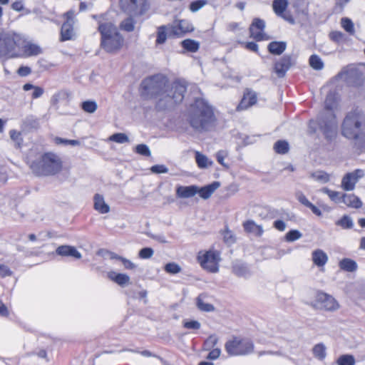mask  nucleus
Wrapping results in <instances>:
<instances>
[{"mask_svg":"<svg viewBox=\"0 0 365 365\" xmlns=\"http://www.w3.org/2000/svg\"><path fill=\"white\" fill-rule=\"evenodd\" d=\"M23 126L27 130H37L40 127V119L35 115H27L23 120Z\"/></svg>","mask_w":365,"mask_h":365,"instance_id":"nucleus-28","label":"nucleus"},{"mask_svg":"<svg viewBox=\"0 0 365 365\" xmlns=\"http://www.w3.org/2000/svg\"><path fill=\"white\" fill-rule=\"evenodd\" d=\"M264 28L265 22L264 20L259 18L254 19L249 29L251 37L257 41L264 40L265 36L264 34Z\"/></svg>","mask_w":365,"mask_h":365,"instance_id":"nucleus-14","label":"nucleus"},{"mask_svg":"<svg viewBox=\"0 0 365 365\" xmlns=\"http://www.w3.org/2000/svg\"><path fill=\"white\" fill-rule=\"evenodd\" d=\"M220 186V182L214 181L210 184L201 187L200 188L198 187V192L197 194H199L200 197L202 199L207 200Z\"/></svg>","mask_w":365,"mask_h":365,"instance_id":"nucleus-21","label":"nucleus"},{"mask_svg":"<svg viewBox=\"0 0 365 365\" xmlns=\"http://www.w3.org/2000/svg\"><path fill=\"white\" fill-rule=\"evenodd\" d=\"M318 129L320 130L319 124V115L317 116V120L311 119L308 124V130L310 134H314Z\"/></svg>","mask_w":365,"mask_h":365,"instance_id":"nucleus-54","label":"nucleus"},{"mask_svg":"<svg viewBox=\"0 0 365 365\" xmlns=\"http://www.w3.org/2000/svg\"><path fill=\"white\" fill-rule=\"evenodd\" d=\"M313 178L318 181L327 182L329 180V175L324 171H317L312 174Z\"/></svg>","mask_w":365,"mask_h":365,"instance_id":"nucleus-53","label":"nucleus"},{"mask_svg":"<svg viewBox=\"0 0 365 365\" xmlns=\"http://www.w3.org/2000/svg\"><path fill=\"white\" fill-rule=\"evenodd\" d=\"M296 197H297V200L301 204L306 206L307 207L311 203V202H309V200L307 198V197L302 192H297L296 193Z\"/></svg>","mask_w":365,"mask_h":365,"instance_id":"nucleus-63","label":"nucleus"},{"mask_svg":"<svg viewBox=\"0 0 365 365\" xmlns=\"http://www.w3.org/2000/svg\"><path fill=\"white\" fill-rule=\"evenodd\" d=\"M317 300L327 311L333 312L339 307V304L335 298L324 292H319L317 294Z\"/></svg>","mask_w":365,"mask_h":365,"instance_id":"nucleus-15","label":"nucleus"},{"mask_svg":"<svg viewBox=\"0 0 365 365\" xmlns=\"http://www.w3.org/2000/svg\"><path fill=\"white\" fill-rule=\"evenodd\" d=\"M341 202H344L348 207L354 208H360L362 206V202L359 197L354 194H342Z\"/></svg>","mask_w":365,"mask_h":365,"instance_id":"nucleus-25","label":"nucleus"},{"mask_svg":"<svg viewBox=\"0 0 365 365\" xmlns=\"http://www.w3.org/2000/svg\"><path fill=\"white\" fill-rule=\"evenodd\" d=\"M225 349L230 356H246L254 351V344L250 339L235 336L226 341Z\"/></svg>","mask_w":365,"mask_h":365,"instance_id":"nucleus-7","label":"nucleus"},{"mask_svg":"<svg viewBox=\"0 0 365 365\" xmlns=\"http://www.w3.org/2000/svg\"><path fill=\"white\" fill-rule=\"evenodd\" d=\"M106 14L91 16L98 23L97 31L101 35V48L108 53H115L122 48L124 38L112 21H106Z\"/></svg>","mask_w":365,"mask_h":365,"instance_id":"nucleus-2","label":"nucleus"},{"mask_svg":"<svg viewBox=\"0 0 365 365\" xmlns=\"http://www.w3.org/2000/svg\"><path fill=\"white\" fill-rule=\"evenodd\" d=\"M207 4V0H195L190 4L189 9L192 12H196Z\"/></svg>","mask_w":365,"mask_h":365,"instance_id":"nucleus-50","label":"nucleus"},{"mask_svg":"<svg viewBox=\"0 0 365 365\" xmlns=\"http://www.w3.org/2000/svg\"><path fill=\"white\" fill-rule=\"evenodd\" d=\"M16 41L14 35L0 30V58L6 56H14Z\"/></svg>","mask_w":365,"mask_h":365,"instance_id":"nucleus-10","label":"nucleus"},{"mask_svg":"<svg viewBox=\"0 0 365 365\" xmlns=\"http://www.w3.org/2000/svg\"><path fill=\"white\" fill-rule=\"evenodd\" d=\"M54 142H55V143H56L58 145L63 144L66 145H70L72 146H77L81 144L80 141L78 140H68V139H65V138H62L60 137L55 138Z\"/></svg>","mask_w":365,"mask_h":365,"instance_id":"nucleus-51","label":"nucleus"},{"mask_svg":"<svg viewBox=\"0 0 365 365\" xmlns=\"http://www.w3.org/2000/svg\"><path fill=\"white\" fill-rule=\"evenodd\" d=\"M154 251L151 247H143L138 253V256L141 259H150L153 255Z\"/></svg>","mask_w":365,"mask_h":365,"instance_id":"nucleus-55","label":"nucleus"},{"mask_svg":"<svg viewBox=\"0 0 365 365\" xmlns=\"http://www.w3.org/2000/svg\"><path fill=\"white\" fill-rule=\"evenodd\" d=\"M341 134L354 140V146L360 151L365 150V115L357 110L345 116L341 125Z\"/></svg>","mask_w":365,"mask_h":365,"instance_id":"nucleus-3","label":"nucleus"},{"mask_svg":"<svg viewBox=\"0 0 365 365\" xmlns=\"http://www.w3.org/2000/svg\"><path fill=\"white\" fill-rule=\"evenodd\" d=\"M181 22H184L185 24L181 26L182 29L180 30V32L177 36L178 37L194 30L193 26L186 20H180L177 25H173V27H180Z\"/></svg>","mask_w":365,"mask_h":365,"instance_id":"nucleus-44","label":"nucleus"},{"mask_svg":"<svg viewBox=\"0 0 365 365\" xmlns=\"http://www.w3.org/2000/svg\"><path fill=\"white\" fill-rule=\"evenodd\" d=\"M82 110L88 113H93L98 108V105L95 101L88 100L81 103Z\"/></svg>","mask_w":365,"mask_h":365,"instance_id":"nucleus-41","label":"nucleus"},{"mask_svg":"<svg viewBox=\"0 0 365 365\" xmlns=\"http://www.w3.org/2000/svg\"><path fill=\"white\" fill-rule=\"evenodd\" d=\"M312 261L317 267H323L328 261V256L322 250L317 249L312 252Z\"/></svg>","mask_w":365,"mask_h":365,"instance_id":"nucleus-26","label":"nucleus"},{"mask_svg":"<svg viewBox=\"0 0 365 365\" xmlns=\"http://www.w3.org/2000/svg\"><path fill=\"white\" fill-rule=\"evenodd\" d=\"M123 12L131 16H141L148 9V0H119Z\"/></svg>","mask_w":365,"mask_h":365,"instance_id":"nucleus-8","label":"nucleus"},{"mask_svg":"<svg viewBox=\"0 0 365 365\" xmlns=\"http://www.w3.org/2000/svg\"><path fill=\"white\" fill-rule=\"evenodd\" d=\"M218 338L216 335L212 334L205 341L204 346L206 349H211L217 344Z\"/></svg>","mask_w":365,"mask_h":365,"instance_id":"nucleus-52","label":"nucleus"},{"mask_svg":"<svg viewBox=\"0 0 365 365\" xmlns=\"http://www.w3.org/2000/svg\"><path fill=\"white\" fill-rule=\"evenodd\" d=\"M195 160L197 166L201 169L207 168L209 165L212 164V162L209 161L206 155L200 153L198 151L195 153Z\"/></svg>","mask_w":365,"mask_h":365,"instance_id":"nucleus-36","label":"nucleus"},{"mask_svg":"<svg viewBox=\"0 0 365 365\" xmlns=\"http://www.w3.org/2000/svg\"><path fill=\"white\" fill-rule=\"evenodd\" d=\"M309 63L310 66L317 71L322 70L324 66L322 58L317 54H313L309 57Z\"/></svg>","mask_w":365,"mask_h":365,"instance_id":"nucleus-37","label":"nucleus"},{"mask_svg":"<svg viewBox=\"0 0 365 365\" xmlns=\"http://www.w3.org/2000/svg\"><path fill=\"white\" fill-rule=\"evenodd\" d=\"M326 349V346L323 343L315 344L312 349L314 356L319 361H323L327 356Z\"/></svg>","mask_w":365,"mask_h":365,"instance_id":"nucleus-31","label":"nucleus"},{"mask_svg":"<svg viewBox=\"0 0 365 365\" xmlns=\"http://www.w3.org/2000/svg\"><path fill=\"white\" fill-rule=\"evenodd\" d=\"M287 48L285 41H272L267 46L268 51L273 55H281Z\"/></svg>","mask_w":365,"mask_h":365,"instance_id":"nucleus-27","label":"nucleus"},{"mask_svg":"<svg viewBox=\"0 0 365 365\" xmlns=\"http://www.w3.org/2000/svg\"><path fill=\"white\" fill-rule=\"evenodd\" d=\"M181 46L185 50L192 53L197 51L200 48V43L190 38L183 40L181 42Z\"/></svg>","mask_w":365,"mask_h":365,"instance_id":"nucleus-33","label":"nucleus"},{"mask_svg":"<svg viewBox=\"0 0 365 365\" xmlns=\"http://www.w3.org/2000/svg\"><path fill=\"white\" fill-rule=\"evenodd\" d=\"M288 6L287 0H274L272 3L273 10L278 16L282 15Z\"/></svg>","mask_w":365,"mask_h":365,"instance_id":"nucleus-34","label":"nucleus"},{"mask_svg":"<svg viewBox=\"0 0 365 365\" xmlns=\"http://www.w3.org/2000/svg\"><path fill=\"white\" fill-rule=\"evenodd\" d=\"M184 22H181L180 27H173V25H163L158 28L156 44H163L167 37H175L182 29Z\"/></svg>","mask_w":365,"mask_h":365,"instance_id":"nucleus-11","label":"nucleus"},{"mask_svg":"<svg viewBox=\"0 0 365 365\" xmlns=\"http://www.w3.org/2000/svg\"><path fill=\"white\" fill-rule=\"evenodd\" d=\"M198 192V187L192 185L189 186H178L176 189V195L178 197L189 198L195 196Z\"/></svg>","mask_w":365,"mask_h":365,"instance_id":"nucleus-20","label":"nucleus"},{"mask_svg":"<svg viewBox=\"0 0 365 365\" xmlns=\"http://www.w3.org/2000/svg\"><path fill=\"white\" fill-rule=\"evenodd\" d=\"M364 175V172L361 169H356L353 172L347 173L341 180V187L346 191L353 190L356 182Z\"/></svg>","mask_w":365,"mask_h":365,"instance_id":"nucleus-13","label":"nucleus"},{"mask_svg":"<svg viewBox=\"0 0 365 365\" xmlns=\"http://www.w3.org/2000/svg\"><path fill=\"white\" fill-rule=\"evenodd\" d=\"M257 96L256 92L247 89L244 93L243 98L237 107V110H242L249 108L257 103Z\"/></svg>","mask_w":365,"mask_h":365,"instance_id":"nucleus-17","label":"nucleus"},{"mask_svg":"<svg viewBox=\"0 0 365 365\" xmlns=\"http://www.w3.org/2000/svg\"><path fill=\"white\" fill-rule=\"evenodd\" d=\"M223 239L225 243L227 244H234L235 242V237L233 235L232 232L227 229L223 232Z\"/></svg>","mask_w":365,"mask_h":365,"instance_id":"nucleus-57","label":"nucleus"},{"mask_svg":"<svg viewBox=\"0 0 365 365\" xmlns=\"http://www.w3.org/2000/svg\"><path fill=\"white\" fill-rule=\"evenodd\" d=\"M201 324L197 320H190L183 322V327L187 329L197 330L200 328Z\"/></svg>","mask_w":365,"mask_h":365,"instance_id":"nucleus-56","label":"nucleus"},{"mask_svg":"<svg viewBox=\"0 0 365 365\" xmlns=\"http://www.w3.org/2000/svg\"><path fill=\"white\" fill-rule=\"evenodd\" d=\"M93 207L101 214H106L110 211L109 205L106 203L104 197L100 194H95L93 197Z\"/></svg>","mask_w":365,"mask_h":365,"instance_id":"nucleus-23","label":"nucleus"},{"mask_svg":"<svg viewBox=\"0 0 365 365\" xmlns=\"http://www.w3.org/2000/svg\"><path fill=\"white\" fill-rule=\"evenodd\" d=\"M63 167L60 157L54 153H43L39 159L34 160L30 168L36 175L50 176L58 173Z\"/></svg>","mask_w":365,"mask_h":365,"instance_id":"nucleus-6","label":"nucleus"},{"mask_svg":"<svg viewBox=\"0 0 365 365\" xmlns=\"http://www.w3.org/2000/svg\"><path fill=\"white\" fill-rule=\"evenodd\" d=\"M292 66V57L284 55L274 63V70L279 78L285 76Z\"/></svg>","mask_w":365,"mask_h":365,"instance_id":"nucleus-16","label":"nucleus"},{"mask_svg":"<svg viewBox=\"0 0 365 365\" xmlns=\"http://www.w3.org/2000/svg\"><path fill=\"white\" fill-rule=\"evenodd\" d=\"M133 17L134 16H129L123 20L119 24V29L126 32L133 31L136 24Z\"/></svg>","mask_w":365,"mask_h":365,"instance_id":"nucleus-30","label":"nucleus"},{"mask_svg":"<svg viewBox=\"0 0 365 365\" xmlns=\"http://www.w3.org/2000/svg\"><path fill=\"white\" fill-rule=\"evenodd\" d=\"M232 272L240 277H249L251 272L247 264L242 262H235L232 266Z\"/></svg>","mask_w":365,"mask_h":365,"instance_id":"nucleus-24","label":"nucleus"},{"mask_svg":"<svg viewBox=\"0 0 365 365\" xmlns=\"http://www.w3.org/2000/svg\"><path fill=\"white\" fill-rule=\"evenodd\" d=\"M197 261L204 269L211 273H216L219 270L220 256L216 251L208 250L202 255L199 254Z\"/></svg>","mask_w":365,"mask_h":365,"instance_id":"nucleus-9","label":"nucleus"},{"mask_svg":"<svg viewBox=\"0 0 365 365\" xmlns=\"http://www.w3.org/2000/svg\"><path fill=\"white\" fill-rule=\"evenodd\" d=\"M336 106L334 96L329 93L324 102L325 110L319 114L320 130L328 141H331L336 135V120L333 112Z\"/></svg>","mask_w":365,"mask_h":365,"instance_id":"nucleus-5","label":"nucleus"},{"mask_svg":"<svg viewBox=\"0 0 365 365\" xmlns=\"http://www.w3.org/2000/svg\"><path fill=\"white\" fill-rule=\"evenodd\" d=\"M329 38L336 43H340L344 39V34L341 31H331L329 34Z\"/></svg>","mask_w":365,"mask_h":365,"instance_id":"nucleus-59","label":"nucleus"},{"mask_svg":"<svg viewBox=\"0 0 365 365\" xmlns=\"http://www.w3.org/2000/svg\"><path fill=\"white\" fill-rule=\"evenodd\" d=\"M257 224L253 220H247L243 223L244 230L247 232H255Z\"/></svg>","mask_w":365,"mask_h":365,"instance_id":"nucleus-60","label":"nucleus"},{"mask_svg":"<svg viewBox=\"0 0 365 365\" xmlns=\"http://www.w3.org/2000/svg\"><path fill=\"white\" fill-rule=\"evenodd\" d=\"M109 140L121 144L129 142L128 136L123 133H114L110 136Z\"/></svg>","mask_w":365,"mask_h":365,"instance_id":"nucleus-46","label":"nucleus"},{"mask_svg":"<svg viewBox=\"0 0 365 365\" xmlns=\"http://www.w3.org/2000/svg\"><path fill=\"white\" fill-rule=\"evenodd\" d=\"M226 157V153L224 150H219L216 153L217 161L225 168H228L229 166L224 162L225 158Z\"/></svg>","mask_w":365,"mask_h":365,"instance_id":"nucleus-61","label":"nucleus"},{"mask_svg":"<svg viewBox=\"0 0 365 365\" xmlns=\"http://www.w3.org/2000/svg\"><path fill=\"white\" fill-rule=\"evenodd\" d=\"M56 253L62 257H71L75 259H81L82 255L77 249L71 245H61L56 250Z\"/></svg>","mask_w":365,"mask_h":365,"instance_id":"nucleus-19","label":"nucleus"},{"mask_svg":"<svg viewBox=\"0 0 365 365\" xmlns=\"http://www.w3.org/2000/svg\"><path fill=\"white\" fill-rule=\"evenodd\" d=\"M196 305L197 307L202 312H212L215 310V307L210 303H205L204 302L203 299H202V294H200L196 299Z\"/></svg>","mask_w":365,"mask_h":365,"instance_id":"nucleus-38","label":"nucleus"},{"mask_svg":"<svg viewBox=\"0 0 365 365\" xmlns=\"http://www.w3.org/2000/svg\"><path fill=\"white\" fill-rule=\"evenodd\" d=\"M187 91L185 82L175 80L170 86L168 79L162 74H155L143 79L140 83V95L145 98H156L155 109L158 111L173 108L181 103Z\"/></svg>","mask_w":365,"mask_h":365,"instance_id":"nucleus-1","label":"nucleus"},{"mask_svg":"<svg viewBox=\"0 0 365 365\" xmlns=\"http://www.w3.org/2000/svg\"><path fill=\"white\" fill-rule=\"evenodd\" d=\"M164 270L168 274H176L180 272L182 269L178 264L175 262H169L164 266Z\"/></svg>","mask_w":365,"mask_h":365,"instance_id":"nucleus-45","label":"nucleus"},{"mask_svg":"<svg viewBox=\"0 0 365 365\" xmlns=\"http://www.w3.org/2000/svg\"><path fill=\"white\" fill-rule=\"evenodd\" d=\"M24 51L28 56H36L41 53V48L34 43H28L24 46Z\"/></svg>","mask_w":365,"mask_h":365,"instance_id":"nucleus-40","label":"nucleus"},{"mask_svg":"<svg viewBox=\"0 0 365 365\" xmlns=\"http://www.w3.org/2000/svg\"><path fill=\"white\" fill-rule=\"evenodd\" d=\"M323 193L327 194L331 200L334 201L336 203L341 202V195L339 192L331 190L327 187H324L322 190Z\"/></svg>","mask_w":365,"mask_h":365,"instance_id":"nucleus-42","label":"nucleus"},{"mask_svg":"<svg viewBox=\"0 0 365 365\" xmlns=\"http://www.w3.org/2000/svg\"><path fill=\"white\" fill-rule=\"evenodd\" d=\"M339 266L341 270L349 272H355L358 268L356 262L354 260L349 258L342 259L339 262Z\"/></svg>","mask_w":365,"mask_h":365,"instance_id":"nucleus-29","label":"nucleus"},{"mask_svg":"<svg viewBox=\"0 0 365 365\" xmlns=\"http://www.w3.org/2000/svg\"><path fill=\"white\" fill-rule=\"evenodd\" d=\"M13 274V272L11 270V269L5 264H0V276L1 277H6L11 276Z\"/></svg>","mask_w":365,"mask_h":365,"instance_id":"nucleus-62","label":"nucleus"},{"mask_svg":"<svg viewBox=\"0 0 365 365\" xmlns=\"http://www.w3.org/2000/svg\"><path fill=\"white\" fill-rule=\"evenodd\" d=\"M335 225L345 230L351 229L354 227L351 217L347 215L342 216L341 218L335 222Z\"/></svg>","mask_w":365,"mask_h":365,"instance_id":"nucleus-35","label":"nucleus"},{"mask_svg":"<svg viewBox=\"0 0 365 365\" xmlns=\"http://www.w3.org/2000/svg\"><path fill=\"white\" fill-rule=\"evenodd\" d=\"M66 20L62 24L61 28V41H66L71 40L74 35L73 30V11H68L64 14Z\"/></svg>","mask_w":365,"mask_h":365,"instance_id":"nucleus-12","label":"nucleus"},{"mask_svg":"<svg viewBox=\"0 0 365 365\" xmlns=\"http://www.w3.org/2000/svg\"><path fill=\"white\" fill-rule=\"evenodd\" d=\"M337 365H355L356 360L351 354L341 355L336 361Z\"/></svg>","mask_w":365,"mask_h":365,"instance_id":"nucleus-39","label":"nucleus"},{"mask_svg":"<svg viewBox=\"0 0 365 365\" xmlns=\"http://www.w3.org/2000/svg\"><path fill=\"white\" fill-rule=\"evenodd\" d=\"M150 171L155 174H162L168 173V168L164 165H154L150 168Z\"/></svg>","mask_w":365,"mask_h":365,"instance_id":"nucleus-58","label":"nucleus"},{"mask_svg":"<svg viewBox=\"0 0 365 365\" xmlns=\"http://www.w3.org/2000/svg\"><path fill=\"white\" fill-rule=\"evenodd\" d=\"M302 234L297 230H291L285 235L284 238L287 242H291L300 239Z\"/></svg>","mask_w":365,"mask_h":365,"instance_id":"nucleus-47","label":"nucleus"},{"mask_svg":"<svg viewBox=\"0 0 365 365\" xmlns=\"http://www.w3.org/2000/svg\"><path fill=\"white\" fill-rule=\"evenodd\" d=\"M341 26L343 29L350 34H354V26L352 21L349 18H342L341 19Z\"/></svg>","mask_w":365,"mask_h":365,"instance_id":"nucleus-48","label":"nucleus"},{"mask_svg":"<svg viewBox=\"0 0 365 365\" xmlns=\"http://www.w3.org/2000/svg\"><path fill=\"white\" fill-rule=\"evenodd\" d=\"M216 121L212 107L203 98L195 99L189 116L190 126L198 132L210 130Z\"/></svg>","mask_w":365,"mask_h":365,"instance_id":"nucleus-4","label":"nucleus"},{"mask_svg":"<svg viewBox=\"0 0 365 365\" xmlns=\"http://www.w3.org/2000/svg\"><path fill=\"white\" fill-rule=\"evenodd\" d=\"M135 152L142 156L150 157L151 155L149 147L145 144H139L135 146Z\"/></svg>","mask_w":365,"mask_h":365,"instance_id":"nucleus-49","label":"nucleus"},{"mask_svg":"<svg viewBox=\"0 0 365 365\" xmlns=\"http://www.w3.org/2000/svg\"><path fill=\"white\" fill-rule=\"evenodd\" d=\"M273 148L276 153L284 155L289 150V144L285 140H279L275 142Z\"/></svg>","mask_w":365,"mask_h":365,"instance_id":"nucleus-32","label":"nucleus"},{"mask_svg":"<svg viewBox=\"0 0 365 365\" xmlns=\"http://www.w3.org/2000/svg\"><path fill=\"white\" fill-rule=\"evenodd\" d=\"M345 81L351 86L359 87L364 81L363 73L358 69H350L346 73Z\"/></svg>","mask_w":365,"mask_h":365,"instance_id":"nucleus-18","label":"nucleus"},{"mask_svg":"<svg viewBox=\"0 0 365 365\" xmlns=\"http://www.w3.org/2000/svg\"><path fill=\"white\" fill-rule=\"evenodd\" d=\"M221 354V350L219 348L213 349L209 352L207 359L210 360H215L219 358Z\"/></svg>","mask_w":365,"mask_h":365,"instance_id":"nucleus-64","label":"nucleus"},{"mask_svg":"<svg viewBox=\"0 0 365 365\" xmlns=\"http://www.w3.org/2000/svg\"><path fill=\"white\" fill-rule=\"evenodd\" d=\"M108 277L120 287H125L130 282V277L124 273H118L114 271L108 273Z\"/></svg>","mask_w":365,"mask_h":365,"instance_id":"nucleus-22","label":"nucleus"},{"mask_svg":"<svg viewBox=\"0 0 365 365\" xmlns=\"http://www.w3.org/2000/svg\"><path fill=\"white\" fill-rule=\"evenodd\" d=\"M9 135L11 139L15 143L16 147L17 148H21L24 142L21 132L17 131L16 130H11L9 131Z\"/></svg>","mask_w":365,"mask_h":365,"instance_id":"nucleus-43","label":"nucleus"}]
</instances>
